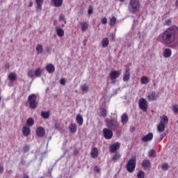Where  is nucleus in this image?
Masks as SVG:
<instances>
[{
	"mask_svg": "<svg viewBox=\"0 0 178 178\" xmlns=\"http://www.w3.org/2000/svg\"><path fill=\"white\" fill-rule=\"evenodd\" d=\"M177 37V26H170L160 35V40L164 45H170V44H173L175 42Z\"/></svg>",
	"mask_w": 178,
	"mask_h": 178,
	"instance_id": "f257e3e1",
	"label": "nucleus"
},
{
	"mask_svg": "<svg viewBox=\"0 0 178 178\" xmlns=\"http://www.w3.org/2000/svg\"><path fill=\"white\" fill-rule=\"evenodd\" d=\"M106 126L110 130L113 131H116L119 129V122H118V118H111V119L106 122Z\"/></svg>",
	"mask_w": 178,
	"mask_h": 178,
	"instance_id": "f03ea898",
	"label": "nucleus"
},
{
	"mask_svg": "<svg viewBox=\"0 0 178 178\" xmlns=\"http://www.w3.org/2000/svg\"><path fill=\"white\" fill-rule=\"evenodd\" d=\"M129 10L131 13H136L140 10V1L130 0L129 3Z\"/></svg>",
	"mask_w": 178,
	"mask_h": 178,
	"instance_id": "7ed1b4c3",
	"label": "nucleus"
},
{
	"mask_svg": "<svg viewBox=\"0 0 178 178\" xmlns=\"http://www.w3.org/2000/svg\"><path fill=\"white\" fill-rule=\"evenodd\" d=\"M137 159L136 156H133L127 163V170L129 173H133L136 170V165L137 164Z\"/></svg>",
	"mask_w": 178,
	"mask_h": 178,
	"instance_id": "20e7f679",
	"label": "nucleus"
},
{
	"mask_svg": "<svg viewBox=\"0 0 178 178\" xmlns=\"http://www.w3.org/2000/svg\"><path fill=\"white\" fill-rule=\"evenodd\" d=\"M28 102L30 108L32 109H35V108H37L38 103L37 102V96H35V94H31L28 97Z\"/></svg>",
	"mask_w": 178,
	"mask_h": 178,
	"instance_id": "39448f33",
	"label": "nucleus"
},
{
	"mask_svg": "<svg viewBox=\"0 0 178 178\" xmlns=\"http://www.w3.org/2000/svg\"><path fill=\"white\" fill-rule=\"evenodd\" d=\"M139 109H141L143 112H147L148 109V102L145 98H140L138 101Z\"/></svg>",
	"mask_w": 178,
	"mask_h": 178,
	"instance_id": "423d86ee",
	"label": "nucleus"
},
{
	"mask_svg": "<svg viewBox=\"0 0 178 178\" xmlns=\"http://www.w3.org/2000/svg\"><path fill=\"white\" fill-rule=\"evenodd\" d=\"M103 134L106 140H111L113 137V132L112 131V129H110L109 128H104Z\"/></svg>",
	"mask_w": 178,
	"mask_h": 178,
	"instance_id": "0eeeda50",
	"label": "nucleus"
},
{
	"mask_svg": "<svg viewBox=\"0 0 178 178\" xmlns=\"http://www.w3.org/2000/svg\"><path fill=\"white\" fill-rule=\"evenodd\" d=\"M158 98H159V92H158L152 91L150 95H147L148 101H156Z\"/></svg>",
	"mask_w": 178,
	"mask_h": 178,
	"instance_id": "6e6552de",
	"label": "nucleus"
},
{
	"mask_svg": "<svg viewBox=\"0 0 178 178\" xmlns=\"http://www.w3.org/2000/svg\"><path fill=\"white\" fill-rule=\"evenodd\" d=\"M119 148H120V143L117 142L109 147V151L111 154H115V152H116Z\"/></svg>",
	"mask_w": 178,
	"mask_h": 178,
	"instance_id": "1a4fd4ad",
	"label": "nucleus"
},
{
	"mask_svg": "<svg viewBox=\"0 0 178 178\" xmlns=\"http://www.w3.org/2000/svg\"><path fill=\"white\" fill-rule=\"evenodd\" d=\"M154 138V134L152 133H149L142 138V141L147 143L151 141Z\"/></svg>",
	"mask_w": 178,
	"mask_h": 178,
	"instance_id": "9d476101",
	"label": "nucleus"
},
{
	"mask_svg": "<svg viewBox=\"0 0 178 178\" xmlns=\"http://www.w3.org/2000/svg\"><path fill=\"white\" fill-rule=\"evenodd\" d=\"M130 80V68L127 67L125 69V72L123 74V81H129Z\"/></svg>",
	"mask_w": 178,
	"mask_h": 178,
	"instance_id": "9b49d317",
	"label": "nucleus"
},
{
	"mask_svg": "<svg viewBox=\"0 0 178 178\" xmlns=\"http://www.w3.org/2000/svg\"><path fill=\"white\" fill-rule=\"evenodd\" d=\"M36 134L38 136V137H44L45 134V129H44V127H39L36 129Z\"/></svg>",
	"mask_w": 178,
	"mask_h": 178,
	"instance_id": "f8f14e48",
	"label": "nucleus"
},
{
	"mask_svg": "<svg viewBox=\"0 0 178 178\" xmlns=\"http://www.w3.org/2000/svg\"><path fill=\"white\" fill-rule=\"evenodd\" d=\"M120 76V72L119 71H112L110 74V77L111 80H116Z\"/></svg>",
	"mask_w": 178,
	"mask_h": 178,
	"instance_id": "ddd939ff",
	"label": "nucleus"
},
{
	"mask_svg": "<svg viewBox=\"0 0 178 178\" xmlns=\"http://www.w3.org/2000/svg\"><path fill=\"white\" fill-rule=\"evenodd\" d=\"M161 121H160V124H164L165 126H166V124H168V123H169V118H168V116L163 115V116L160 117Z\"/></svg>",
	"mask_w": 178,
	"mask_h": 178,
	"instance_id": "4468645a",
	"label": "nucleus"
},
{
	"mask_svg": "<svg viewBox=\"0 0 178 178\" xmlns=\"http://www.w3.org/2000/svg\"><path fill=\"white\" fill-rule=\"evenodd\" d=\"M142 166L144 169H147V168H151V161L148 159H144L142 162Z\"/></svg>",
	"mask_w": 178,
	"mask_h": 178,
	"instance_id": "2eb2a0df",
	"label": "nucleus"
},
{
	"mask_svg": "<svg viewBox=\"0 0 178 178\" xmlns=\"http://www.w3.org/2000/svg\"><path fill=\"white\" fill-rule=\"evenodd\" d=\"M70 132L72 134H74L77 131V125L76 124H70L69 126Z\"/></svg>",
	"mask_w": 178,
	"mask_h": 178,
	"instance_id": "dca6fc26",
	"label": "nucleus"
},
{
	"mask_svg": "<svg viewBox=\"0 0 178 178\" xmlns=\"http://www.w3.org/2000/svg\"><path fill=\"white\" fill-rule=\"evenodd\" d=\"M46 70H47L48 73L52 74L55 72V66L52 64H49L46 66Z\"/></svg>",
	"mask_w": 178,
	"mask_h": 178,
	"instance_id": "f3484780",
	"label": "nucleus"
},
{
	"mask_svg": "<svg viewBox=\"0 0 178 178\" xmlns=\"http://www.w3.org/2000/svg\"><path fill=\"white\" fill-rule=\"evenodd\" d=\"M76 120L78 124H79V126H83L84 120L83 119V116L81 115L78 114L76 115Z\"/></svg>",
	"mask_w": 178,
	"mask_h": 178,
	"instance_id": "a211bd4d",
	"label": "nucleus"
},
{
	"mask_svg": "<svg viewBox=\"0 0 178 178\" xmlns=\"http://www.w3.org/2000/svg\"><path fill=\"white\" fill-rule=\"evenodd\" d=\"M35 3L37 5V10H42L44 0H35Z\"/></svg>",
	"mask_w": 178,
	"mask_h": 178,
	"instance_id": "6ab92c4d",
	"label": "nucleus"
},
{
	"mask_svg": "<svg viewBox=\"0 0 178 178\" xmlns=\"http://www.w3.org/2000/svg\"><path fill=\"white\" fill-rule=\"evenodd\" d=\"M8 79L10 81H16L17 80V74L15 72H12L8 75Z\"/></svg>",
	"mask_w": 178,
	"mask_h": 178,
	"instance_id": "aec40b11",
	"label": "nucleus"
},
{
	"mask_svg": "<svg viewBox=\"0 0 178 178\" xmlns=\"http://www.w3.org/2000/svg\"><path fill=\"white\" fill-rule=\"evenodd\" d=\"M54 3L55 8H60L63 3V0H51Z\"/></svg>",
	"mask_w": 178,
	"mask_h": 178,
	"instance_id": "412c9836",
	"label": "nucleus"
},
{
	"mask_svg": "<svg viewBox=\"0 0 178 178\" xmlns=\"http://www.w3.org/2000/svg\"><path fill=\"white\" fill-rule=\"evenodd\" d=\"M172 56V50L170 49H165L163 51L164 58H170Z\"/></svg>",
	"mask_w": 178,
	"mask_h": 178,
	"instance_id": "4be33fe9",
	"label": "nucleus"
},
{
	"mask_svg": "<svg viewBox=\"0 0 178 178\" xmlns=\"http://www.w3.org/2000/svg\"><path fill=\"white\" fill-rule=\"evenodd\" d=\"M127 122H129V116H127V114H122L121 116V123L126 124Z\"/></svg>",
	"mask_w": 178,
	"mask_h": 178,
	"instance_id": "5701e85b",
	"label": "nucleus"
},
{
	"mask_svg": "<svg viewBox=\"0 0 178 178\" xmlns=\"http://www.w3.org/2000/svg\"><path fill=\"white\" fill-rule=\"evenodd\" d=\"M109 45V40L106 38H104L102 40V48H106Z\"/></svg>",
	"mask_w": 178,
	"mask_h": 178,
	"instance_id": "b1692460",
	"label": "nucleus"
},
{
	"mask_svg": "<svg viewBox=\"0 0 178 178\" xmlns=\"http://www.w3.org/2000/svg\"><path fill=\"white\" fill-rule=\"evenodd\" d=\"M121 156L122 155H120V153L116 152V154L113 156L111 161H113V162H118L120 159Z\"/></svg>",
	"mask_w": 178,
	"mask_h": 178,
	"instance_id": "393cba45",
	"label": "nucleus"
},
{
	"mask_svg": "<svg viewBox=\"0 0 178 178\" xmlns=\"http://www.w3.org/2000/svg\"><path fill=\"white\" fill-rule=\"evenodd\" d=\"M30 128L27 127H24L22 128V133L24 136V137H27V136H29V134H30Z\"/></svg>",
	"mask_w": 178,
	"mask_h": 178,
	"instance_id": "a878e982",
	"label": "nucleus"
},
{
	"mask_svg": "<svg viewBox=\"0 0 178 178\" xmlns=\"http://www.w3.org/2000/svg\"><path fill=\"white\" fill-rule=\"evenodd\" d=\"M90 155L92 158H97L98 156V149L93 147L90 152Z\"/></svg>",
	"mask_w": 178,
	"mask_h": 178,
	"instance_id": "bb28decb",
	"label": "nucleus"
},
{
	"mask_svg": "<svg viewBox=\"0 0 178 178\" xmlns=\"http://www.w3.org/2000/svg\"><path fill=\"white\" fill-rule=\"evenodd\" d=\"M81 24L82 31H86L87 29H88V22H81Z\"/></svg>",
	"mask_w": 178,
	"mask_h": 178,
	"instance_id": "cd10ccee",
	"label": "nucleus"
},
{
	"mask_svg": "<svg viewBox=\"0 0 178 178\" xmlns=\"http://www.w3.org/2000/svg\"><path fill=\"white\" fill-rule=\"evenodd\" d=\"M141 84H148L149 83V79L147 76H143L140 79Z\"/></svg>",
	"mask_w": 178,
	"mask_h": 178,
	"instance_id": "c85d7f7f",
	"label": "nucleus"
},
{
	"mask_svg": "<svg viewBox=\"0 0 178 178\" xmlns=\"http://www.w3.org/2000/svg\"><path fill=\"white\" fill-rule=\"evenodd\" d=\"M43 49L44 48L42 47V45L37 44L36 46L37 55H40V54H42Z\"/></svg>",
	"mask_w": 178,
	"mask_h": 178,
	"instance_id": "c756f323",
	"label": "nucleus"
},
{
	"mask_svg": "<svg viewBox=\"0 0 178 178\" xmlns=\"http://www.w3.org/2000/svg\"><path fill=\"white\" fill-rule=\"evenodd\" d=\"M56 33L58 37H63L65 35V31L61 28L57 29Z\"/></svg>",
	"mask_w": 178,
	"mask_h": 178,
	"instance_id": "7c9ffc66",
	"label": "nucleus"
},
{
	"mask_svg": "<svg viewBox=\"0 0 178 178\" xmlns=\"http://www.w3.org/2000/svg\"><path fill=\"white\" fill-rule=\"evenodd\" d=\"M157 130L159 133L165 131V124L159 123L157 126Z\"/></svg>",
	"mask_w": 178,
	"mask_h": 178,
	"instance_id": "2f4dec72",
	"label": "nucleus"
},
{
	"mask_svg": "<svg viewBox=\"0 0 178 178\" xmlns=\"http://www.w3.org/2000/svg\"><path fill=\"white\" fill-rule=\"evenodd\" d=\"M50 113H51L49 111H42L41 116L43 118V119H48V118H49Z\"/></svg>",
	"mask_w": 178,
	"mask_h": 178,
	"instance_id": "473e14b6",
	"label": "nucleus"
},
{
	"mask_svg": "<svg viewBox=\"0 0 178 178\" xmlns=\"http://www.w3.org/2000/svg\"><path fill=\"white\" fill-rule=\"evenodd\" d=\"M81 89L83 92H88L89 88L88 86H87V83H84L81 86Z\"/></svg>",
	"mask_w": 178,
	"mask_h": 178,
	"instance_id": "72a5a7b5",
	"label": "nucleus"
},
{
	"mask_svg": "<svg viewBox=\"0 0 178 178\" xmlns=\"http://www.w3.org/2000/svg\"><path fill=\"white\" fill-rule=\"evenodd\" d=\"M169 164L168 163H163L161 165V169L166 172V170H169Z\"/></svg>",
	"mask_w": 178,
	"mask_h": 178,
	"instance_id": "f704fd0d",
	"label": "nucleus"
},
{
	"mask_svg": "<svg viewBox=\"0 0 178 178\" xmlns=\"http://www.w3.org/2000/svg\"><path fill=\"white\" fill-rule=\"evenodd\" d=\"M148 155L150 158H156V152H155V150L151 149L148 152Z\"/></svg>",
	"mask_w": 178,
	"mask_h": 178,
	"instance_id": "c9c22d12",
	"label": "nucleus"
},
{
	"mask_svg": "<svg viewBox=\"0 0 178 178\" xmlns=\"http://www.w3.org/2000/svg\"><path fill=\"white\" fill-rule=\"evenodd\" d=\"M26 124L28 126H34V119L33 118H30L26 120Z\"/></svg>",
	"mask_w": 178,
	"mask_h": 178,
	"instance_id": "e433bc0d",
	"label": "nucleus"
},
{
	"mask_svg": "<svg viewBox=\"0 0 178 178\" xmlns=\"http://www.w3.org/2000/svg\"><path fill=\"white\" fill-rule=\"evenodd\" d=\"M41 74H42V71H41V69L38 68L35 71V77H41Z\"/></svg>",
	"mask_w": 178,
	"mask_h": 178,
	"instance_id": "4c0bfd02",
	"label": "nucleus"
},
{
	"mask_svg": "<svg viewBox=\"0 0 178 178\" xmlns=\"http://www.w3.org/2000/svg\"><path fill=\"white\" fill-rule=\"evenodd\" d=\"M137 177L138 178H144L145 177V173L144 172V171L140 170L137 173Z\"/></svg>",
	"mask_w": 178,
	"mask_h": 178,
	"instance_id": "58836bf2",
	"label": "nucleus"
},
{
	"mask_svg": "<svg viewBox=\"0 0 178 178\" xmlns=\"http://www.w3.org/2000/svg\"><path fill=\"white\" fill-rule=\"evenodd\" d=\"M27 74L29 77H31V79H33V77H34L35 76V71L33 70H29L27 72Z\"/></svg>",
	"mask_w": 178,
	"mask_h": 178,
	"instance_id": "ea45409f",
	"label": "nucleus"
},
{
	"mask_svg": "<svg viewBox=\"0 0 178 178\" xmlns=\"http://www.w3.org/2000/svg\"><path fill=\"white\" fill-rule=\"evenodd\" d=\"M110 26H115L116 24V17H112L110 19Z\"/></svg>",
	"mask_w": 178,
	"mask_h": 178,
	"instance_id": "a19ab883",
	"label": "nucleus"
},
{
	"mask_svg": "<svg viewBox=\"0 0 178 178\" xmlns=\"http://www.w3.org/2000/svg\"><path fill=\"white\" fill-rule=\"evenodd\" d=\"M101 116H102L103 118H106V109L102 108V110L101 111V114H100V117Z\"/></svg>",
	"mask_w": 178,
	"mask_h": 178,
	"instance_id": "79ce46f5",
	"label": "nucleus"
},
{
	"mask_svg": "<svg viewBox=\"0 0 178 178\" xmlns=\"http://www.w3.org/2000/svg\"><path fill=\"white\" fill-rule=\"evenodd\" d=\"M93 10L94 8H92V6H90L88 10V15H92Z\"/></svg>",
	"mask_w": 178,
	"mask_h": 178,
	"instance_id": "37998d69",
	"label": "nucleus"
},
{
	"mask_svg": "<svg viewBox=\"0 0 178 178\" xmlns=\"http://www.w3.org/2000/svg\"><path fill=\"white\" fill-rule=\"evenodd\" d=\"M23 151H24V153L29 152V151H30V146L29 145L24 146Z\"/></svg>",
	"mask_w": 178,
	"mask_h": 178,
	"instance_id": "c03bdc74",
	"label": "nucleus"
},
{
	"mask_svg": "<svg viewBox=\"0 0 178 178\" xmlns=\"http://www.w3.org/2000/svg\"><path fill=\"white\" fill-rule=\"evenodd\" d=\"M93 170H94V172H96V173L101 172V168H98V166H95Z\"/></svg>",
	"mask_w": 178,
	"mask_h": 178,
	"instance_id": "a18cd8bd",
	"label": "nucleus"
},
{
	"mask_svg": "<svg viewBox=\"0 0 178 178\" xmlns=\"http://www.w3.org/2000/svg\"><path fill=\"white\" fill-rule=\"evenodd\" d=\"M60 84H61V86H65V84H66V79L65 78H62L60 80Z\"/></svg>",
	"mask_w": 178,
	"mask_h": 178,
	"instance_id": "49530a36",
	"label": "nucleus"
},
{
	"mask_svg": "<svg viewBox=\"0 0 178 178\" xmlns=\"http://www.w3.org/2000/svg\"><path fill=\"white\" fill-rule=\"evenodd\" d=\"M172 111L174 112V113H178V106H174L172 107Z\"/></svg>",
	"mask_w": 178,
	"mask_h": 178,
	"instance_id": "de8ad7c7",
	"label": "nucleus"
},
{
	"mask_svg": "<svg viewBox=\"0 0 178 178\" xmlns=\"http://www.w3.org/2000/svg\"><path fill=\"white\" fill-rule=\"evenodd\" d=\"M54 129L56 130H60V125L59 124V123H56L55 124Z\"/></svg>",
	"mask_w": 178,
	"mask_h": 178,
	"instance_id": "09e8293b",
	"label": "nucleus"
},
{
	"mask_svg": "<svg viewBox=\"0 0 178 178\" xmlns=\"http://www.w3.org/2000/svg\"><path fill=\"white\" fill-rule=\"evenodd\" d=\"M102 24H106V23H108V19H106V17H103L102 19Z\"/></svg>",
	"mask_w": 178,
	"mask_h": 178,
	"instance_id": "8fccbe9b",
	"label": "nucleus"
},
{
	"mask_svg": "<svg viewBox=\"0 0 178 178\" xmlns=\"http://www.w3.org/2000/svg\"><path fill=\"white\" fill-rule=\"evenodd\" d=\"M116 35L115 34V33H111V34H110V37H111V38H110V40H111V41H113V40H115V36Z\"/></svg>",
	"mask_w": 178,
	"mask_h": 178,
	"instance_id": "3c124183",
	"label": "nucleus"
},
{
	"mask_svg": "<svg viewBox=\"0 0 178 178\" xmlns=\"http://www.w3.org/2000/svg\"><path fill=\"white\" fill-rule=\"evenodd\" d=\"M166 26H170L172 24V21L170 19H168L165 21Z\"/></svg>",
	"mask_w": 178,
	"mask_h": 178,
	"instance_id": "603ef678",
	"label": "nucleus"
},
{
	"mask_svg": "<svg viewBox=\"0 0 178 178\" xmlns=\"http://www.w3.org/2000/svg\"><path fill=\"white\" fill-rule=\"evenodd\" d=\"M3 165H0V175H2V173H3Z\"/></svg>",
	"mask_w": 178,
	"mask_h": 178,
	"instance_id": "864d4df0",
	"label": "nucleus"
},
{
	"mask_svg": "<svg viewBox=\"0 0 178 178\" xmlns=\"http://www.w3.org/2000/svg\"><path fill=\"white\" fill-rule=\"evenodd\" d=\"M166 136V134H162L161 135V138L159 139V141H162V140H163V137H165Z\"/></svg>",
	"mask_w": 178,
	"mask_h": 178,
	"instance_id": "5fc2aeb1",
	"label": "nucleus"
},
{
	"mask_svg": "<svg viewBox=\"0 0 178 178\" xmlns=\"http://www.w3.org/2000/svg\"><path fill=\"white\" fill-rule=\"evenodd\" d=\"M60 20H62L63 22L65 20V15H60Z\"/></svg>",
	"mask_w": 178,
	"mask_h": 178,
	"instance_id": "6e6d98bb",
	"label": "nucleus"
},
{
	"mask_svg": "<svg viewBox=\"0 0 178 178\" xmlns=\"http://www.w3.org/2000/svg\"><path fill=\"white\" fill-rule=\"evenodd\" d=\"M21 165H26V160H22L21 161Z\"/></svg>",
	"mask_w": 178,
	"mask_h": 178,
	"instance_id": "4d7b16f0",
	"label": "nucleus"
},
{
	"mask_svg": "<svg viewBox=\"0 0 178 178\" xmlns=\"http://www.w3.org/2000/svg\"><path fill=\"white\" fill-rule=\"evenodd\" d=\"M33 1H31V0L29 2V7L33 8Z\"/></svg>",
	"mask_w": 178,
	"mask_h": 178,
	"instance_id": "13d9d810",
	"label": "nucleus"
},
{
	"mask_svg": "<svg viewBox=\"0 0 178 178\" xmlns=\"http://www.w3.org/2000/svg\"><path fill=\"white\" fill-rule=\"evenodd\" d=\"M6 69H8V70L10 69V66L8 64H6Z\"/></svg>",
	"mask_w": 178,
	"mask_h": 178,
	"instance_id": "bf43d9fd",
	"label": "nucleus"
},
{
	"mask_svg": "<svg viewBox=\"0 0 178 178\" xmlns=\"http://www.w3.org/2000/svg\"><path fill=\"white\" fill-rule=\"evenodd\" d=\"M175 6L176 8H178V0H177L175 2Z\"/></svg>",
	"mask_w": 178,
	"mask_h": 178,
	"instance_id": "052dcab7",
	"label": "nucleus"
},
{
	"mask_svg": "<svg viewBox=\"0 0 178 178\" xmlns=\"http://www.w3.org/2000/svg\"><path fill=\"white\" fill-rule=\"evenodd\" d=\"M2 3H3V0H0V6H1V5H2Z\"/></svg>",
	"mask_w": 178,
	"mask_h": 178,
	"instance_id": "680f3d73",
	"label": "nucleus"
},
{
	"mask_svg": "<svg viewBox=\"0 0 178 178\" xmlns=\"http://www.w3.org/2000/svg\"><path fill=\"white\" fill-rule=\"evenodd\" d=\"M125 0H120V2H124Z\"/></svg>",
	"mask_w": 178,
	"mask_h": 178,
	"instance_id": "e2e57ef3",
	"label": "nucleus"
},
{
	"mask_svg": "<svg viewBox=\"0 0 178 178\" xmlns=\"http://www.w3.org/2000/svg\"><path fill=\"white\" fill-rule=\"evenodd\" d=\"M134 23H136V19H134Z\"/></svg>",
	"mask_w": 178,
	"mask_h": 178,
	"instance_id": "0e129e2a",
	"label": "nucleus"
},
{
	"mask_svg": "<svg viewBox=\"0 0 178 178\" xmlns=\"http://www.w3.org/2000/svg\"><path fill=\"white\" fill-rule=\"evenodd\" d=\"M76 152L77 153V152H74L75 154H76Z\"/></svg>",
	"mask_w": 178,
	"mask_h": 178,
	"instance_id": "69168bd1",
	"label": "nucleus"
},
{
	"mask_svg": "<svg viewBox=\"0 0 178 178\" xmlns=\"http://www.w3.org/2000/svg\"><path fill=\"white\" fill-rule=\"evenodd\" d=\"M76 152L77 153V152H74L75 154H76Z\"/></svg>",
	"mask_w": 178,
	"mask_h": 178,
	"instance_id": "338daca9",
	"label": "nucleus"
},
{
	"mask_svg": "<svg viewBox=\"0 0 178 178\" xmlns=\"http://www.w3.org/2000/svg\"><path fill=\"white\" fill-rule=\"evenodd\" d=\"M76 152L77 153V152H74L75 154H76Z\"/></svg>",
	"mask_w": 178,
	"mask_h": 178,
	"instance_id": "774afa93",
	"label": "nucleus"
}]
</instances>
